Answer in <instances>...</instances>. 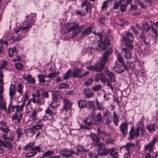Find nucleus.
Returning <instances> with one entry per match:
<instances>
[{"label":"nucleus","instance_id":"nucleus-4","mask_svg":"<svg viewBox=\"0 0 158 158\" xmlns=\"http://www.w3.org/2000/svg\"><path fill=\"white\" fill-rule=\"evenodd\" d=\"M125 35V37H123L125 43L131 50H133L134 48L133 44L134 38L133 34L131 33L128 32Z\"/></svg>","mask_w":158,"mask_h":158},{"label":"nucleus","instance_id":"nucleus-51","mask_svg":"<svg viewBox=\"0 0 158 158\" xmlns=\"http://www.w3.org/2000/svg\"><path fill=\"white\" fill-rule=\"evenodd\" d=\"M41 94L42 95V97L44 99V98H49V95L48 94V92L47 91H43L41 92Z\"/></svg>","mask_w":158,"mask_h":158},{"label":"nucleus","instance_id":"nucleus-35","mask_svg":"<svg viewBox=\"0 0 158 158\" xmlns=\"http://www.w3.org/2000/svg\"><path fill=\"white\" fill-rule=\"evenodd\" d=\"M22 115V114L20 113L19 114V116L17 115V113H16L13 116V119L14 120H17V122L19 123H20Z\"/></svg>","mask_w":158,"mask_h":158},{"label":"nucleus","instance_id":"nucleus-7","mask_svg":"<svg viewBox=\"0 0 158 158\" xmlns=\"http://www.w3.org/2000/svg\"><path fill=\"white\" fill-rule=\"evenodd\" d=\"M59 152L63 156L66 158H69L73 154L76 153L74 151L66 148L59 150Z\"/></svg>","mask_w":158,"mask_h":158},{"label":"nucleus","instance_id":"nucleus-33","mask_svg":"<svg viewBox=\"0 0 158 158\" xmlns=\"http://www.w3.org/2000/svg\"><path fill=\"white\" fill-rule=\"evenodd\" d=\"M16 52V50L15 47H13V48H10L8 49V54L10 57H12L14 53Z\"/></svg>","mask_w":158,"mask_h":158},{"label":"nucleus","instance_id":"nucleus-40","mask_svg":"<svg viewBox=\"0 0 158 158\" xmlns=\"http://www.w3.org/2000/svg\"><path fill=\"white\" fill-rule=\"evenodd\" d=\"M55 153L54 151H48L46 152L43 154V157H46L53 155Z\"/></svg>","mask_w":158,"mask_h":158},{"label":"nucleus","instance_id":"nucleus-3","mask_svg":"<svg viewBox=\"0 0 158 158\" xmlns=\"http://www.w3.org/2000/svg\"><path fill=\"white\" fill-rule=\"evenodd\" d=\"M67 26L69 28L68 32L69 33L72 31H73L71 38H73L75 37L81 32V29L79 27L78 23H68L67 24Z\"/></svg>","mask_w":158,"mask_h":158},{"label":"nucleus","instance_id":"nucleus-12","mask_svg":"<svg viewBox=\"0 0 158 158\" xmlns=\"http://www.w3.org/2000/svg\"><path fill=\"white\" fill-rule=\"evenodd\" d=\"M92 32V28L90 27H89L84 29V30L81 31V36L80 37V39H82L84 38Z\"/></svg>","mask_w":158,"mask_h":158},{"label":"nucleus","instance_id":"nucleus-52","mask_svg":"<svg viewBox=\"0 0 158 158\" xmlns=\"http://www.w3.org/2000/svg\"><path fill=\"white\" fill-rule=\"evenodd\" d=\"M100 80L104 84L106 83V76L103 73H101L100 75Z\"/></svg>","mask_w":158,"mask_h":158},{"label":"nucleus","instance_id":"nucleus-61","mask_svg":"<svg viewBox=\"0 0 158 158\" xmlns=\"http://www.w3.org/2000/svg\"><path fill=\"white\" fill-rule=\"evenodd\" d=\"M29 94H28V91L27 90L24 94V99L23 102H25L29 98Z\"/></svg>","mask_w":158,"mask_h":158},{"label":"nucleus","instance_id":"nucleus-45","mask_svg":"<svg viewBox=\"0 0 158 158\" xmlns=\"http://www.w3.org/2000/svg\"><path fill=\"white\" fill-rule=\"evenodd\" d=\"M38 112V111L36 110H34L31 114V118H33L34 121H35L36 119V115Z\"/></svg>","mask_w":158,"mask_h":158},{"label":"nucleus","instance_id":"nucleus-17","mask_svg":"<svg viewBox=\"0 0 158 158\" xmlns=\"http://www.w3.org/2000/svg\"><path fill=\"white\" fill-rule=\"evenodd\" d=\"M84 95L88 98H92L94 96L93 92L89 88H85L83 90Z\"/></svg>","mask_w":158,"mask_h":158},{"label":"nucleus","instance_id":"nucleus-47","mask_svg":"<svg viewBox=\"0 0 158 158\" xmlns=\"http://www.w3.org/2000/svg\"><path fill=\"white\" fill-rule=\"evenodd\" d=\"M15 66L18 70H21L23 68V66L19 63H17L15 64Z\"/></svg>","mask_w":158,"mask_h":158},{"label":"nucleus","instance_id":"nucleus-27","mask_svg":"<svg viewBox=\"0 0 158 158\" xmlns=\"http://www.w3.org/2000/svg\"><path fill=\"white\" fill-rule=\"evenodd\" d=\"M86 102H87L85 101L79 100L77 102L79 107L81 108L86 107Z\"/></svg>","mask_w":158,"mask_h":158},{"label":"nucleus","instance_id":"nucleus-32","mask_svg":"<svg viewBox=\"0 0 158 158\" xmlns=\"http://www.w3.org/2000/svg\"><path fill=\"white\" fill-rule=\"evenodd\" d=\"M72 70L71 69L69 70L66 73H64L63 76V78L66 80L68 79L72 75Z\"/></svg>","mask_w":158,"mask_h":158},{"label":"nucleus","instance_id":"nucleus-63","mask_svg":"<svg viewBox=\"0 0 158 158\" xmlns=\"http://www.w3.org/2000/svg\"><path fill=\"white\" fill-rule=\"evenodd\" d=\"M104 131H101L99 128H97V133L98 135L100 137L104 136Z\"/></svg>","mask_w":158,"mask_h":158},{"label":"nucleus","instance_id":"nucleus-55","mask_svg":"<svg viewBox=\"0 0 158 158\" xmlns=\"http://www.w3.org/2000/svg\"><path fill=\"white\" fill-rule=\"evenodd\" d=\"M36 153L37 152H36L27 153H26V156L27 158H30L34 156Z\"/></svg>","mask_w":158,"mask_h":158},{"label":"nucleus","instance_id":"nucleus-20","mask_svg":"<svg viewBox=\"0 0 158 158\" xmlns=\"http://www.w3.org/2000/svg\"><path fill=\"white\" fill-rule=\"evenodd\" d=\"M106 73L107 75L109 77L110 81L112 82H115V77L113 73L111 71H110L108 69L106 70Z\"/></svg>","mask_w":158,"mask_h":158},{"label":"nucleus","instance_id":"nucleus-57","mask_svg":"<svg viewBox=\"0 0 158 158\" xmlns=\"http://www.w3.org/2000/svg\"><path fill=\"white\" fill-rule=\"evenodd\" d=\"M121 3L119 2H114V4L113 5V9L114 10H117L118 9L119 6L121 5Z\"/></svg>","mask_w":158,"mask_h":158},{"label":"nucleus","instance_id":"nucleus-31","mask_svg":"<svg viewBox=\"0 0 158 158\" xmlns=\"http://www.w3.org/2000/svg\"><path fill=\"white\" fill-rule=\"evenodd\" d=\"M3 99V97L0 98V109L5 110H6V104Z\"/></svg>","mask_w":158,"mask_h":158},{"label":"nucleus","instance_id":"nucleus-43","mask_svg":"<svg viewBox=\"0 0 158 158\" xmlns=\"http://www.w3.org/2000/svg\"><path fill=\"white\" fill-rule=\"evenodd\" d=\"M77 150L78 152H87L89 151V149H85L84 147L82 146L78 145L77 146Z\"/></svg>","mask_w":158,"mask_h":158},{"label":"nucleus","instance_id":"nucleus-62","mask_svg":"<svg viewBox=\"0 0 158 158\" xmlns=\"http://www.w3.org/2000/svg\"><path fill=\"white\" fill-rule=\"evenodd\" d=\"M110 79L109 78H107L106 79V82H107V85L110 87V88L111 89V90L112 91L113 90V88L112 86L111 85V83H110Z\"/></svg>","mask_w":158,"mask_h":158},{"label":"nucleus","instance_id":"nucleus-54","mask_svg":"<svg viewBox=\"0 0 158 158\" xmlns=\"http://www.w3.org/2000/svg\"><path fill=\"white\" fill-rule=\"evenodd\" d=\"M93 81V79L92 78H90L88 80V81H85V85L87 86H89L91 85Z\"/></svg>","mask_w":158,"mask_h":158},{"label":"nucleus","instance_id":"nucleus-14","mask_svg":"<svg viewBox=\"0 0 158 158\" xmlns=\"http://www.w3.org/2000/svg\"><path fill=\"white\" fill-rule=\"evenodd\" d=\"M128 48V47L123 48L122 49V53L126 59H130L131 57V53Z\"/></svg>","mask_w":158,"mask_h":158},{"label":"nucleus","instance_id":"nucleus-23","mask_svg":"<svg viewBox=\"0 0 158 158\" xmlns=\"http://www.w3.org/2000/svg\"><path fill=\"white\" fill-rule=\"evenodd\" d=\"M25 103L24 102H23L22 104L21 105H17L16 106V110L17 112L22 111L25 105Z\"/></svg>","mask_w":158,"mask_h":158},{"label":"nucleus","instance_id":"nucleus-39","mask_svg":"<svg viewBox=\"0 0 158 158\" xmlns=\"http://www.w3.org/2000/svg\"><path fill=\"white\" fill-rule=\"evenodd\" d=\"M45 113L46 114H49L51 116L55 115L56 113L54 112L52 110H50L49 107H48L45 111Z\"/></svg>","mask_w":158,"mask_h":158},{"label":"nucleus","instance_id":"nucleus-21","mask_svg":"<svg viewBox=\"0 0 158 158\" xmlns=\"http://www.w3.org/2000/svg\"><path fill=\"white\" fill-rule=\"evenodd\" d=\"M86 107L88 109H92L93 110L96 109L94 102L91 101H88L86 102Z\"/></svg>","mask_w":158,"mask_h":158},{"label":"nucleus","instance_id":"nucleus-64","mask_svg":"<svg viewBox=\"0 0 158 158\" xmlns=\"http://www.w3.org/2000/svg\"><path fill=\"white\" fill-rule=\"evenodd\" d=\"M52 98L53 102H56L58 101L57 92L55 94H53Z\"/></svg>","mask_w":158,"mask_h":158},{"label":"nucleus","instance_id":"nucleus-56","mask_svg":"<svg viewBox=\"0 0 158 158\" xmlns=\"http://www.w3.org/2000/svg\"><path fill=\"white\" fill-rule=\"evenodd\" d=\"M95 44H96V46L95 47L96 49H99L101 48V45L102 44V41L98 40L97 41Z\"/></svg>","mask_w":158,"mask_h":158},{"label":"nucleus","instance_id":"nucleus-58","mask_svg":"<svg viewBox=\"0 0 158 158\" xmlns=\"http://www.w3.org/2000/svg\"><path fill=\"white\" fill-rule=\"evenodd\" d=\"M114 69L115 71L119 73H123L124 71V70H123L121 68L118 67L116 68V67H114Z\"/></svg>","mask_w":158,"mask_h":158},{"label":"nucleus","instance_id":"nucleus-22","mask_svg":"<svg viewBox=\"0 0 158 158\" xmlns=\"http://www.w3.org/2000/svg\"><path fill=\"white\" fill-rule=\"evenodd\" d=\"M16 93L15 87L14 85H12L10 86L9 90V94L10 98L12 99Z\"/></svg>","mask_w":158,"mask_h":158},{"label":"nucleus","instance_id":"nucleus-41","mask_svg":"<svg viewBox=\"0 0 158 158\" xmlns=\"http://www.w3.org/2000/svg\"><path fill=\"white\" fill-rule=\"evenodd\" d=\"M23 87L20 84H19L16 87L17 91L20 94H22L23 93Z\"/></svg>","mask_w":158,"mask_h":158},{"label":"nucleus","instance_id":"nucleus-38","mask_svg":"<svg viewBox=\"0 0 158 158\" xmlns=\"http://www.w3.org/2000/svg\"><path fill=\"white\" fill-rule=\"evenodd\" d=\"M0 130L4 134H7L10 129L5 125H3L2 127H0Z\"/></svg>","mask_w":158,"mask_h":158},{"label":"nucleus","instance_id":"nucleus-60","mask_svg":"<svg viewBox=\"0 0 158 158\" xmlns=\"http://www.w3.org/2000/svg\"><path fill=\"white\" fill-rule=\"evenodd\" d=\"M38 78L39 79L40 82L41 83H44L45 82V80L42 77V75L39 74L38 76Z\"/></svg>","mask_w":158,"mask_h":158},{"label":"nucleus","instance_id":"nucleus-37","mask_svg":"<svg viewBox=\"0 0 158 158\" xmlns=\"http://www.w3.org/2000/svg\"><path fill=\"white\" fill-rule=\"evenodd\" d=\"M90 137L92 138V139L96 143H98L99 142L100 139L96 135L94 134H91L90 135Z\"/></svg>","mask_w":158,"mask_h":158},{"label":"nucleus","instance_id":"nucleus-13","mask_svg":"<svg viewBox=\"0 0 158 158\" xmlns=\"http://www.w3.org/2000/svg\"><path fill=\"white\" fill-rule=\"evenodd\" d=\"M128 124L126 122H124L121 124L119 127L120 131L122 133L123 135H126L127 134Z\"/></svg>","mask_w":158,"mask_h":158},{"label":"nucleus","instance_id":"nucleus-25","mask_svg":"<svg viewBox=\"0 0 158 158\" xmlns=\"http://www.w3.org/2000/svg\"><path fill=\"white\" fill-rule=\"evenodd\" d=\"M26 81H27L28 83L33 84H35V78L33 77H32L31 75L30 74L27 75Z\"/></svg>","mask_w":158,"mask_h":158},{"label":"nucleus","instance_id":"nucleus-59","mask_svg":"<svg viewBox=\"0 0 158 158\" xmlns=\"http://www.w3.org/2000/svg\"><path fill=\"white\" fill-rule=\"evenodd\" d=\"M17 34L18 35L16 38L13 37V40L15 41L20 40L22 38L24 37H21V34L20 33L19 34V33L18 34Z\"/></svg>","mask_w":158,"mask_h":158},{"label":"nucleus","instance_id":"nucleus-11","mask_svg":"<svg viewBox=\"0 0 158 158\" xmlns=\"http://www.w3.org/2000/svg\"><path fill=\"white\" fill-rule=\"evenodd\" d=\"M157 141V139L156 137L153 138L152 141L146 145L144 147V149L145 150H148L149 152H151L154 148L155 144Z\"/></svg>","mask_w":158,"mask_h":158},{"label":"nucleus","instance_id":"nucleus-6","mask_svg":"<svg viewBox=\"0 0 158 158\" xmlns=\"http://www.w3.org/2000/svg\"><path fill=\"white\" fill-rule=\"evenodd\" d=\"M98 154L100 156L106 155L107 154L108 152V149H107L103 143H99L98 144Z\"/></svg>","mask_w":158,"mask_h":158},{"label":"nucleus","instance_id":"nucleus-2","mask_svg":"<svg viewBox=\"0 0 158 158\" xmlns=\"http://www.w3.org/2000/svg\"><path fill=\"white\" fill-rule=\"evenodd\" d=\"M110 43L109 40L105 39L104 40L103 44L102 47V49L101 50L102 51H103L104 50L106 51L103 54V56L102 59V60L105 61V62L106 63L108 60V57L111 53L113 52V50L109 47Z\"/></svg>","mask_w":158,"mask_h":158},{"label":"nucleus","instance_id":"nucleus-46","mask_svg":"<svg viewBox=\"0 0 158 158\" xmlns=\"http://www.w3.org/2000/svg\"><path fill=\"white\" fill-rule=\"evenodd\" d=\"M103 120V118L101 114L100 113H98L96 116V121L97 122H102Z\"/></svg>","mask_w":158,"mask_h":158},{"label":"nucleus","instance_id":"nucleus-9","mask_svg":"<svg viewBox=\"0 0 158 158\" xmlns=\"http://www.w3.org/2000/svg\"><path fill=\"white\" fill-rule=\"evenodd\" d=\"M2 146L6 148L9 150H12L13 145L12 143L9 140H2L0 139V147Z\"/></svg>","mask_w":158,"mask_h":158},{"label":"nucleus","instance_id":"nucleus-5","mask_svg":"<svg viewBox=\"0 0 158 158\" xmlns=\"http://www.w3.org/2000/svg\"><path fill=\"white\" fill-rule=\"evenodd\" d=\"M103 115L104 119L107 125L112 122L113 118L112 114L107 110H106L103 112Z\"/></svg>","mask_w":158,"mask_h":158},{"label":"nucleus","instance_id":"nucleus-1","mask_svg":"<svg viewBox=\"0 0 158 158\" xmlns=\"http://www.w3.org/2000/svg\"><path fill=\"white\" fill-rule=\"evenodd\" d=\"M33 15H31L30 16H27V19L29 20L30 21L28 22L25 26L21 27L15 30V32L16 34H18L20 32L21 34V37H25V32L28 31L29 28L31 27V21H32L33 22H34L35 20V17H33Z\"/></svg>","mask_w":158,"mask_h":158},{"label":"nucleus","instance_id":"nucleus-36","mask_svg":"<svg viewBox=\"0 0 158 158\" xmlns=\"http://www.w3.org/2000/svg\"><path fill=\"white\" fill-rule=\"evenodd\" d=\"M44 102V99L41 96L36 98V103L38 105L40 106L43 104Z\"/></svg>","mask_w":158,"mask_h":158},{"label":"nucleus","instance_id":"nucleus-26","mask_svg":"<svg viewBox=\"0 0 158 158\" xmlns=\"http://www.w3.org/2000/svg\"><path fill=\"white\" fill-rule=\"evenodd\" d=\"M15 109H16L15 106L13 105L11 102H10L8 107V113L10 114L11 112H14Z\"/></svg>","mask_w":158,"mask_h":158},{"label":"nucleus","instance_id":"nucleus-18","mask_svg":"<svg viewBox=\"0 0 158 158\" xmlns=\"http://www.w3.org/2000/svg\"><path fill=\"white\" fill-rule=\"evenodd\" d=\"M107 154L110 153L111 156H113L112 158H118V152L115 151L114 148L108 149Z\"/></svg>","mask_w":158,"mask_h":158},{"label":"nucleus","instance_id":"nucleus-8","mask_svg":"<svg viewBox=\"0 0 158 158\" xmlns=\"http://www.w3.org/2000/svg\"><path fill=\"white\" fill-rule=\"evenodd\" d=\"M63 102L64 103L63 110L67 111L72 108L73 103L72 102L66 98L63 99Z\"/></svg>","mask_w":158,"mask_h":158},{"label":"nucleus","instance_id":"nucleus-24","mask_svg":"<svg viewBox=\"0 0 158 158\" xmlns=\"http://www.w3.org/2000/svg\"><path fill=\"white\" fill-rule=\"evenodd\" d=\"M135 146V145L134 144H133L131 142H130L127 143L124 147L127 151H130L131 150H132L133 148H134Z\"/></svg>","mask_w":158,"mask_h":158},{"label":"nucleus","instance_id":"nucleus-19","mask_svg":"<svg viewBox=\"0 0 158 158\" xmlns=\"http://www.w3.org/2000/svg\"><path fill=\"white\" fill-rule=\"evenodd\" d=\"M82 73V70L79 69H75L72 73L73 77H77L79 78L82 77V76H81V74Z\"/></svg>","mask_w":158,"mask_h":158},{"label":"nucleus","instance_id":"nucleus-16","mask_svg":"<svg viewBox=\"0 0 158 158\" xmlns=\"http://www.w3.org/2000/svg\"><path fill=\"white\" fill-rule=\"evenodd\" d=\"M106 63L105 62V61L102 60L100 63L97 64V65H95V71L98 72L102 71Z\"/></svg>","mask_w":158,"mask_h":158},{"label":"nucleus","instance_id":"nucleus-10","mask_svg":"<svg viewBox=\"0 0 158 158\" xmlns=\"http://www.w3.org/2000/svg\"><path fill=\"white\" fill-rule=\"evenodd\" d=\"M83 122L85 126H81V129L89 130L92 128L91 127L93 125V123L92 120L91 118L86 117L84 120Z\"/></svg>","mask_w":158,"mask_h":158},{"label":"nucleus","instance_id":"nucleus-49","mask_svg":"<svg viewBox=\"0 0 158 158\" xmlns=\"http://www.w3.org/2000/svg\"><path fill=\"white\" fill-rule=\"evenodd\" d=\"M6 134H4L3 135H2V138L4 140H7L9 139L11 141H13L14 140V136H12L11 137H7L6 136Z\"/></svg>","mask_w":158,"mask_h":158},{"label":"nucleus","instance_id":"nucleus-30","mask_svg":"<svg viewBox=\"0 0 158 158\" xmlns=\"http://www.w3.org/2000/svg\"><path fill=\"white\" fill-rule=\"evenodd\" d=\"M114 114V118L113 119V123L115 124L116 126H118V123L119 121V118L117 114H116L115 111L113 112Z\"/></svg>","mask_w":158,"mask_h":158},{"label":"nucleus","instance_id":"nucleus-48","mask_svg":"<svg viewBox=\"0 0 158 158\" xmlns=\"http://www.w3.org/2000/svg\"><path fill=\"white\" fill-rule=\"evenodd\" d=\"M127 65L129 69H134L135 67V64L132 62H129L128 61L127 62Z\"/></svg>","mask_w":158,"mask_h":158},{"label":"nucleus","instance_id":"nucleus-29","mask_svg":"<svg viewBox=\"0 0 158 158\" xmlns=\"http://www.w3.org/2000/svg\"><path fill=\"white\" fill-rule=\"evenodd\" d=\"M96 104L97 108L98 110H103L105 108V107L103 106L102 103H100L97 99L96 100Z\"/></svg>","mask_w":158,"mask_h":158},{"label":"nucleus","instance_id":"nucleus-15","mask_svg":"<svg viewBox=\"0 0 158 158\" xmlns=\"http://www.w3.org/2000/svg\"><path fill=\"white\" fill-rule=\"evenodd\" d=\"M140 127H139L135 130H131L130 131V136L131 139H133L134 136H135L137 137L139 136L140 134Z\"/></svg>","mask_w":158,"mask_h":158},{"label":"nucleus","instance_id":"nucleus-50","mask_svg":"<svg viewBox=\"0 0 158 158\" xmlns=\"http://www.w3.org/2000/svg\"><path fill=\"white\" fill-rule=\"evenodd\" d=\"M155 125L154 124H152L148 125L147 127V128L148 129L150 132H151L152 131H155L154 128Z\"/></svg>","mask_w":158,"mask_h":158},{"label":"nucleus","instance_id":"nucleus-44","mask_svg":"<svg viewBox=\"0 0 158 158\" xmlns=\"http://www.w3.org/2000/svg\"><path fill=\"white\" fill-rule=\"evenodd\" d=\"M102 86L98 84L95 85L92 87V89L94 91L96 92L102 89Z\"/></svg>","mask_w":158,"mask_h":158},{"label":"nucleus","instance_id":"nucleus-53","mask_svg":"<svg viewBox=\"0 0 158 158\" xmlns=\"http://www.w3.org/2000/svg\"><path fill=\"white\" fill-rule=\"evenodd\" d=\"M127 4L126 3L120 5V10L122 12H123L125 11L126 8L127 7Z\"/></svg>","mask_w":158,"mask_h":158},{"label":"nucleus","instance_id":"nucleus-42","mask_svg":"<svg viewBox=\"0 0 158 158\" xmlns=\"http://www.w3.org/2000/svg\"><path fill=\"white\" fill-rule=\"evenodd\" d=\"M69 87V85L66 83H61L59 85V88L60 89H67Z\"/></svg>","mask_w":158,"mask_h":158},{"label":"nucleus","instance_id":"nucleus-34","mask_svg":"<svg viewBox=\"0 0 158 158\" xmlns=\"http://www.w3.org/2000/svg\"><path fill=\"white\" fill-rule=\"evenodd\" d=\"M142 29L143 30H145L147 31H148L151 29L150 24L148 22L143 24H142Z\"/></svg>","mask_w":158,"mask_h":158},{"label":"nucleus","instance_id":"nucleus-28","mask_svg":"<svg viewBox=\"0 0 158 158\" xmlns=\"http://www.w3.org/2000/svg\"><path fill=\"white\" fill-rule=\"evenodd\" d=\"M60 74L59 71L52 72L47 75V77L53 78L56 77V76H58Z\"/></svg>","mask_w":158,"mask_h":158}]
</instances>
